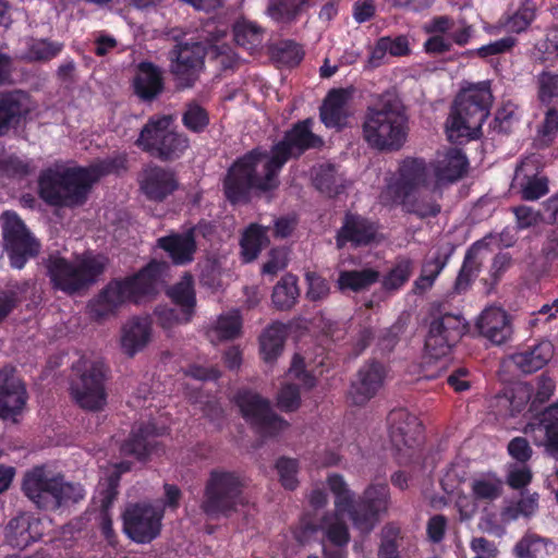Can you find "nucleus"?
<instances>
[{"mask_svg":"<svg viewBox=\"0 0 558 558\" xmlns=\"http://www.w3.org/2000/svg\"><path fill=\"white\" fill-rule=\"evenodd\" d=\"M536 19V8L532 0H523L518 10L509 15L504 25L505 27L515 34L525 32L533 21Z\"/></svg>","mask_w":558,"mask_h":558,"instance_id":"46","label":"nucleus"},{"mask_svg":"<svg viewBox=\"0 0 558 558\" xmlns=\"http://www.w3.org/2000/svg\"><path fill=\"white\" fill-rule=\"evenodd\" d=\"M184 126L194 133H202L209 124V114L205 108L196 102H189L182 114Z\"/></svg>","mask_w":558,"mask_h":558,"instance_id":"53","label":"nucleus"},{"mask_svg":"<svg viewBox=\"0 0 558 558\" xmlns=\"http://www.w3.org/2000/svg\"><path fill=\"white\" fill-rule=\"evenodd\" d=\"M304 56L302 45L293 40H281V65L295 68L302 62Z\"/></svg>","mask_w":558,"mask_h":558,"instance_id":"60","label":"nucleus"},{"mask_svg":"<svg viewBox=\"0 0 558 558\" xmlns=\"http://www.w3.org/2000/svg\"><path fill=\"white\" fill-rule=\"evenodd\" d=\"M538 508V494L533 493L522 496L515 504L506 508L505 514L510 519H518L519 517H531Z\"/></svg>","mask_w":558,"mask_h":558,"instance_id":"54","label":"nucleus"},{"mask_svg":"<svg viewBox=\"0 0 558 558\" xmlns=\"http://www.w3.org/2000/svg\"><path fill=\"white\" fill-rule=\"evenodd\" d=\"M70 393L83 410L99 412L107 405V368L101 361H80L74 366Z\"/></svg>","mask_w":558,"mask_h":558,"instance_id":"8","label":"nucleus"},{"mask_svg":"<svg viewBox=\"0 0 558 558\" xmlns=\"http://www.w3.org/2000/svg\"><path fill=\"white\" fill-rule=\"evenodd\" d=\"M279 146L255 148L238 158L223 179V194L232 204H247L253 195L268 196L279 185Z\"/></svg>","mask_w":558,"mask_h":558,"instance_id":"2","label":"nucleus"},{"mask_svg":"<svg viewBox=\"0 0 558 558\" xmlns=\"http://www.w3.org/2000/svg\"><path fill=\"white\" fill-rule=\"evenodd\" d=\"M243 417L262 436H274L279 428V421L270 409L268 400L252 391H240L236 396Z\"/></svg>","mask_w":558,"mask_h":558,"instance_id":"17","label":"nucleus"},{"mask_svg":"<svg viewBox=\"0 0 558 558\" xmlns=\"http://www.w3.org/2000/svg\"><path fill=\"white\" fill-rule=\"evenodd\" d=\"M554 349L549 341L529 345L511 355L513 364L524 374L542 369L553 357Z\"/></svg>","mask_w":558,"mask_h":558,"instance_id":"29","label":"nucleus"},{"mask_svg":"<svg viewBox=\"0 0 558 558\" xmlns=\"http://www.w3.org/2000/svg\"><path fill=\"white\" fill-rule=\"evenodd\" d=\"M173 117L171 114L153 116L148 119L142 128L135 145L143 151L155 157L158 147L163 140V135L168 128L173 124Z\"/></svg>","mask_w":558,"mask_h":558,"instance_id":"31","label":"nucleus"},{"mask_svg":"<svg viewBox=\"0 0 558 558\" xmlns=\"http://www.w3.org/2000/svg\"><path fill=\"white\" fill-rule=\"evenodd\" d=\"M38 521L29 515L20 514L9 521L5 526V539L14 548L24 549L37 538L35 527Z\"/></svg>","mask_w":558,"mask_h":558,"instance_id":"35","label":"nucleus"},{"mask_svg":"<svg viewBox=\"0 0 558 558\" xmlns=\"http://www.w3.org/2000/svg\"><path fill=\"white\" fill-rule=\"evenodd\" d=\"M1 221L4 241L2 246L8 252L11 266L22 269L29 258H34L39 254L40 243L32 235L15 213H3Z\"/></svg>","mask_w":558,"mask_h":558,"instance_id":"12","label":"nucleus"},{"mask_svg":"<svg viewBox=\"0 0 558 558\" xmlns=\"http://www.w3.org/2000/svg\"><path fill=\"white\" fill-rule=\"evenodd\" d=\"M311 530L323 533L324 558H347L350 533L347 523L337 513H326Z\"/></svg>","mask_w":558,"mask_h":558,"instance_id":"20","label":"nucleus"},{"mask_svg":"<svg viewBox=\"0 0 558 558\" xmlns=\"http://www.w3.org/2000/svg\"><path fill=\"white\" fill-rule=\"evenodd\" d=\"M511 263L512 258L508 253H498L495 255L489 270V279L484 280L485 284L489 286V290L498 284L502 275L511 266Z\"/></svg>","mask_w":558,"mask_h":558,"instance_id":"63","label":"nucleus"},{"mask_svg":"<svg viewBox=\"0 0 558 558\" xmlns=\"http://www.w3.org/2000/svg\"><path fill=\"white\" fill-rule=\"evenodd\" d=\"M140 185L149 199L162 201L178 187V182L172 171L159 166H148L141 174Z\"/></svg>","mask_w":558,"mask_h":558,"instance_id":"27","label":"nucleus"},{"mask_svg":"<svg viewBox=\"0 0 558 558\" xmlns=\"http://www.w3.org/2000/svg\"><path fill=\"white\" fill-rule=\"evenodd\" d=\"M529 426L532 430L544 432L543 445L546 451L554 457L558 456V403L542 411Z\"/></svg>","mask_w":558,"mask_h":558,"instance_id":"36","label":"nucleus"},{"mask_svg":"<svg viewBox=\"0 0 558 558\" xmlns=\"http://www.w3.org/2000/svg\"><path fill=\"white\" fill-rule=\"evenodd\" d=\"M389 437L395 449L411 460L423 444V425L408 410L393 409L387 416Z\"/></svg>","mask_w":558,"mask_h":558,"instance_id":"14","label":"nucleus"},{"mask_svg":"<svg viewBox=\"0 0 558 558\" xmlns=\"http://www.w3.org/2000/svg\"><path fill=\"white\" fill-rule=\"evenodd\" d=\"M31 173L29 165L19 157L7 156L0 158V174L12 178L22 179Z\"/></svg>","mask_w":558,"mask_h":558,"instance_id":"56","label":"nucleus"},{"mask_svg":"<svg viewBox=\"0 0 558 558\" xmlns=\"http://www.w3.org/2000/svg\"><path fill=\"white\" fill-rule=\"evenodd\" d=\"M414 260L408 256H398L395 264L381 280V287L387 292H397L410 280L414 271Z\"/></svg>","mask_w":558,"mask_h":558,"instance_id":"40","label":"nucleus"},{"mask_svg":"<svg viewBox=\"0 0 558 558\" xmlns=\"http://www.w3.org/2000/svg\"><path fill=\"white\" fill-rule=\"evenodd\" d=\"M190 140L183 134L168 128V131L163 135L160 146L158 147L155 158L161 161H172L183 155L189 148Z\"/></svg>","mask_w":558,"mask_h":558,"instance_id":"41","label":"nucleus"},{"mask_svg":"<svg viewBox=\"0 0 558 558\" xmlns=\"http://www.w3.org/2000/svg\"><path fill=\"white\" fill-rule=\"evenodd\" d=\"M390 199L393 205L401 206L404 213L414 215L420 219L435 218L441 211V205L432 194H424L418 190L409 193L407 196H395Z\"/></svg>","mask_w":558,"mask_h":558,"instance_id":"32","label":"nucleus"},{"mask_svg":"<svg viewBox=\"0 0 558 558\" xmlns=\"http://www.w3.org/2000/svg\"><path fill=\"white\" fill-rule=\"evenodd\" d=\"M536 82L537 98L541 104L550 106L558 100V73L544 70L537 75Z\"/></svg>","mask_w":558,"mask_h":558,"instance_id":"50","label":"nucleus"},{"mask_svg":"<svg viewBox=\"0 0 558 558\" xmlns=\"http://www.w3.org/2000/svg\"><path fill=\"white\" fill-rule=\"evenodd\" d=\"M469 160L459 148H450L434 166L436 185L452 184L461 180L469 170Z\"/></svg>","mask_w":558,"mask_h":558,"instance_id":"28","label":"nucleus"},{"mask_svg":"<svg viewBox=\"0 0 558 558\" xmlns=\"http://www.w3.org/2000/svg\"><path fill=\"white\" fill-rule=\"evenodd\" d=\"M429 179V169L423 158L405 157L399 163L397 179L387 186V195L407 196L422 186H426Z\"/></svg>","mask_w":558,"mask_h":558,"instance_id":"19","label":"nucleus"},{"mask_svg":"<svg viewBox=\"0 0 558 558\" xmlns=\"http://www.w3.org/2000/svg\"><path fill=\"white\" fill-rule=\"evenodd\" d=\"M312 119L300 121L281 140V167L294 151L301 155L310 148H318L323 145L322 137L312 132Z\"/></svg>","mask_w":558,"mask_h":558,"instance_id":"26","label":"nucleus"},{"mask_svg":"<svg viewBox=\"0 0 558 558\" xmlns=\"http://www.w3.org/2000/svg\"><path fill=\"white\" fill-rule=\"evenodd\" d=\"M475 245L473 244L465 253L462 266L454 282V291L462 293L466 291L480 272V264L476 259Z\"/></svg>","mask_w":558,"mask_h":558,"instance_id":"48","label":"nucleus"},{"mask_svg":"<svg viewBox=\"0 0 558 558\" xmlns=\"http://www.w3.org/2000/svg\"><path fill=\"white\" fill-rule=\"evenodd\" d=\"M289 374L300 380L306 389H312L316 385V377L306 369L304 357L300 353L293 355Z\"/></svg>","mask_w":558,"mask_h":558,"instance_id":"62","label":"nucleus"},{"mask_svg":"<svg viewBox=\"0 0 558 558\" xmlns=\"http://www.w3.org/2000/svg\"><path fill=\"white\" fill-rule=\"evenodd\" d=\"M548 193V180L545 177H532L522 185L521 196L525 201H537Z\"/></svg>","mask_w":558,"mask_h":558,"instance_id":"61","label":"nucleus"},{"mask_svg":"<svg viewBox=\"0 0 558 558\" xmlns=\"http://www.w3.org/2000/svg\"><path fill=\"white\" fill-rule=\"evenodd\" d=\"M158 245L169 253L175 264H185L192 260L196 251L194 231L187 230L181 234H171L160 238Z\"/></svg>","mask_w":558,"mask_h":558,"instance_id":"34","label":"nucleus"},{"mask_svg":"<svg viewBox=\"0 0 558 558\" xmlns=\"http://www.w3.org/2000/svg\"><path fill=\"white\" fill-rule=\"evenodd\" d=\"M409 117L398 97L381 95L367 106L362 119V137L367 146L380 153L400 150L409 135Z\"/></svg>","mask_w":558,"mask_h":558,"instance_id":"3","label":"nucleus"},{"mask_svg":"<svg viewBox=\"0 0 558 558\" xmlns=\"http://www.w3.org/2000/svg\"><path fill=\"white\" fill-rule=\"evenodd\" d=\"M387 375L386 366L377 360H368L357 369L351 380L348 400L363 407L383 388Z\"/></svg>","mask_w":558,"mask_h":558,"instance_id":"16","label":"nucleus"},{"mask_svg":"<svg viewBox=\"0 0 558 558\" xmlns=\"http://www.w3.org/2000/svg\"><path fill=\"white\" fill-rule=\"evenodd\" d=\"M163 510L146 502L132 504L123 512V530L134 542L145 544L161 531Z\"/></svg>","mask_w":558,"mask_h":558,"instance_id":"15","label":"nucleus"},{"mask_svg":"<svg viewBox=\"0 0 558 558\" xmlns=\"http://www.w3.org/2000/svg\"><path fill=\"white\" fill-rule=\"evenodd\" d=\"M300 289L298 287V277L287 274L281 277V311L291 308L298 298Z\"/></svg>","mask_w":558,"mask_h":558,"instance_id":"59","label":"nucleus"},{"mask_svg":"<svg viewBox=\"0 0 558 558\" xmlns=\"http://www.w3.org/2000/svg\"><path fill=\"white\" fill-rule=\"evenodd\" d=\"M468 324L460 314L445 313L433 317L425 339V350L430 357L448 355L466 332Z\"/></svg>","mask_w":558,"mask_h":558,"instance_id":"13","label":"nucleus"},{"mask_svg":"<svg viewBox=\"0 0 558 558\" xmlns=\"http://www.w3.org/2000/svg\"><path fill=\"white\" fill-rule=\"evenodd\" d=\"M533 478L531 469L524 464H509L506 483L512 489L525 488Z\"/></svg>","mask_w":558,"mask_h":558,"instance_id":"55","label":"nucleus"},{"mask_svg":"<svg viewBox=\"0 0 558 558\" xmlns=\"http://www.w3.org/2000/svg\"><path fill=\"white\" fill-rule=\"evenodd\" d=\"M476 328L481 336L492 343L500 345L513 335L511 316L500 307H487L480 315Z\"/></svg>","mask_w":558,"mask_h":558,"instance_id":"25","label":"nucleus"},{"mask_svg":"<svg viewBox=\"0 0 558 558\" xmlns=\"http://www.w3.org/2000/svg\"><path fill=\"white\" fill-rule=\"evenodd\" d=\"M391 504L390 488L387 483L369 484L359 499H354L349 518L361 534H369Z\"/></svg>","mask_w":558,"mask_h":558,"instance_id":"11","label":"nucleus"},{"mask_svg":"<svg viewBox=\"0 0 558 558\" xmlns=\"http://www.w3.org/2000/svg\"><path fill=\"white\" fill-rule=\"evenodd\" d=\"M241 327L242 320L239 312L221 315L216 326L208 331V338L211 342L233 339L240 335Z\"/></svg>","mask_w":558,"mask_h":558,"instance_id":"44","label":"nucleus"},{"mask_svg":"<svg viewBox=\"0 0 558 558\" xmlns=\"http://www.w3.org/2000/svg\"><path fill=\"white\" fill-rule=\"evenodd\" d=\"M242 482L228 471H211L205 488L202 510L211 519L229 517L242 504Z\"/></svg>","mask_w":558,"mask_h":558,"instance_id":"9","label":"nucleus"},{"mask_svg":"<svg viewBox=\"0 0 558 558\" xmlns=\"http://www.w3.org/2000/svg\"><path fill=\"white\" fill-rule=\"evenodd\" d=\"M22 490L41 510H57L63 505L75 504L83 498L80 485L66 483L62 475H54L44 465L25 472Z\"/></svg>","mask_w":558,"mask_h":558,"instance_id":"6","label":"nucleus"},{"mask_svg":"<svg viewBox=\"0 0 558 558\" xmlns=\"http://www.w3.org/2000/svg\"><path fill=\"white\" fill-rule=\"evenodd\" d=\"M471 492L476 500L494 501L502 495L504 481L496 474L488 473L472 481Z\"/></svg>","mask_w":558,"mask_h":558,"instance_id":"42","label":"nucleus"},{"mask_svg":"<svg viewBox=\"0 0 558 558\" xmlns=\"http://www.w3.org/2000/svg\"><path fill=\"white\" fill-rule=\"evenodd\" d=\"M327 484L330 492L335 495V507L338 512L349 513L355 499L354 493L349 488L343 476L333 473L327 477Z\"/></svg>","mask_w":558,"mask_h":558,"instance_id":"45","label":"nucleus"},{"mask_svg":"<svg viewBox=\"0 0 558 558\" xmlns=\"http://www.w3.org/2000/svg\"><path fill=\"white\" fill-rule=\"evenodd\" d=\"M493 95L487 82L480 83L460 93L453 102L447 129L450 140L469 136L480 130L489 114Z\"/></svg>","mask_w":558,"mask_h":558,"instance_id":"7","label":"nucleus"},{"mask_svg":"<svg viewBox=\"0 0 558 558\" xmlns=\"http://www.w3.org/2000/svg\"><path fill=\"white\" fill-rule=\"evenodd\" d=\"M313 184L329 197L339 195L344 189L332 165L322 166L314 177Z\"/></svg>","mask_w":558,"mask_h":558,"instance_id":"47","label":"nucleus"},{"mask_svg":"<svg viewBox=\"0 0 558 558\" xmlns=\"http://www.w3.org/2000/svg\"><path fill=\"white\" fill-rule=\"evenodd\" d=\"M380 272L373 268L342 270L339 272L337 284L340 291L362 292L379 281Z\"/></svg>","mask_w":558,"mask_h":558,"instance_id":"38","label":"nucleus"},{"mask_svg":"<svg viewBox=\"0 0 558 558\" xmlns=\"http://www.w3.org/2000/svg\"><path fill=\"white\" fill-rule=\"evenodd\" d=\"M170 34L178 44L168 54L169 71L178 88H191L203 71L206 46L201 40L181 41V33L175 29L171 31Z\"/></svg>","mask_w":558,"mask_h":558,"instance_id":"10","label":"nucleus"},{"mask_svg":"<svg viewBox=\"0 0 558 558\" xmlns=\"http://www.w3.org/2000/svg\"><path fill=\"white\" fill-rule=\"evenodd\" d=\"M454 252V246L450 243L437 247L433 256L424 259L422 264L421 272L430 277V279H437L444 268L449 263L450 257Z\"/></svg>","mask_w":558,"mask_h":558,"instance_id":"49","label":"nucleus"},{"mask_svg":"<svg viewBox=\"0 0 558 558\" xmlns=\"http://www.w3.org/2000/svg\"><path fill=\"white\" fill-rule=\"evenodd\" d=\"M268 231L269 228L257 223H252L245 229L240 241L241 255L245 263L255 260L259 252L269 245Z\"/></svg>","mask_w":558,"mask_h":558,"instance_id":"37","label":"nucleus"},{"mask_svg":"<svg viewBox=\"0 0 558 558\" xmlns=\"http://www.w3.org/2000/svg\"><path fill=\"white\" fill-rule=\"evenodd\" d=\"M517 44L518 39L515 37L505 36L500 39L480 47L476 50V53L480 58L486 59L488 57L510 52L517 46Z\"/></svg>","mask_w":558,"mask_h":558,"instance_id":"58","label":"nucleus"},{"mask_svg":"<svg viewBox=\"0 0 558 558\" xmlns=\"http://www.w3.org/2000/svg\"><path fill=\"white\" fill-rule=\"evenodd\" d=\"M259 345L264 361L274 365L279 354V325L277 322L260 335Z\"/></svg>","mask_w":558,"mask_h":558,"instance_id":"51","label":"nucleus"},{"mask_svg":"<svg viewBox=\"0 0 558 558\" xmlns=\"http://www.w3.org/2000/svg\"><path fill=\"white\" fill-rule=\"evenodd\" d=\"M155 427L150 424H143L132 432L130 437L122 444L120 450L124 456H133L141 460L145 458L154 446Z\"/></svg>","mask_w":558,"mask_h":558,"instance_id":"39","label":"nucleus"},{"mask_svg":"<svg viewBox=\"0 0 558 558\" xmlns=\"http://www.w3.org/2000/svg\"><path fill=\"white\" fill-rule=\"evenodd\" d=\"M128 170L126 154H116L87 167L74 161H57L38 177L40 198L50 206L74 208L84 205L95 183L109 174Z\"/></svg>","mask_w":558,"mask_h":558,"instance_id":"1","label":"nucleus"},{"mask_svg":"<svg viewBox=\"0 0 558 558\" xmlns=\"http://www.w3.org/2000/svg\"><path fill=\"white\" fill-rule=\"evenodd\" d=\"M306 281L308 283L306 296L310 301H323L329 295L330 284L324 277L316 272H307Z\"/></svg>","mask_w":558,"mask_h":558,"instance_id":"57","label":"nucleus"},{"mask_svg":"<svg viewBox=\"0 0 558 558\" xmlns=\"http://www.w3.org/2000/svg\"><path fill=\"white\" fill-rule=\"evenodd\" d=\"M163 268L165 264L151 262L132 277L110 281L89 302L88 312L90 317L96 320L107 319L114 315L116 311L125 302L138 303L144 298L155 294Z\"/></svg>","mask_w":558,"mask_h":558,"instance_id":"4","label":"nucleus"},{"mask_svg":"<svg viewBox=\"0 0 558 558\" xmlns=\"http://www.w3.org/2000/svg\"><path fill=\"white\" fill-rule=\"evenodd\" d=\"M233 39L239 47L253 50L262 44V32L251 23L239 22L233 27Z\"/></svg>","mask_w":558,"mask_h":558,"instance_id":"52","label":"nucleus"},{"mask_svg":"<svg viewBox=\"0 0 558 558\" xmlns=\"http://www.w3.org/2000/svg\"><path fill=\"white\" fill-rule=\"evenodd\" d=\"M135 94L145 101H151L163 90L162 71L151 62H141L134 78Z\"/></svg>","mask_w":558,"mask_h":558,"instance_id":"30","label":"nucleus"},{"mask_svg":"<svg viewBox=\"0 0 558 558\" xmlns=\"http://www.w3.org/2000/svg\"><path fill=\"white\" fill-rule=\"evenodd\" d=\"M352 98L350 88H331L319 107V119L327 129L342 131L349 125L351 117L349 102Z\"/></svg>","mask_w":558,"mask_h":558,"instance_id":"23","label":"nucleus"},{"mask_svg":"<svg viewBox=\"0 0 558 558\" xmlns=\"http://www.w3.org/2000/svg\"><path fill=\"white\" fill-rule=\"evenodd\" d=\"M378 225L359 214L345 213L342 226L337 231L336 244L338 248L351 244L353 247L366 246L376 240Z\"/></svg>","mask_w":558,"mask_h":558,"instance_id":"22","label":"nucleus"},{"mask_svg":"<svg viewBox=\"0 0 558 558\" xmlns=\"http://www.w3.org/2000/svg\"><path fill=\"white\" fill-rule=\"evenodd\" d=\"M549 539L535 533L525 534L514 546L517 558H545L548 555Z\"/></svg>","mask_w":558,"mask_h":558,"instance_id":"43","label":"nucleus"},{"mask_svg":"<svg viewBox=\"0 0 558 558\" xmlns=\"http://www.w3.org/2000/svg\"><path fill=\"white\" fill-rule=\"evenodd\" d=\"M62 49L61 44L40 40L33 44L28 50V58L33 61H49Z\"/></svg>","mask_w":558,"mask_h":558,"instance_id":"64","label":"nucleus"},{"mask_svg":"<svg viewBox=\"0 0 558 558\" xmlns=\"http://www.w3.org/2000/svg\"><path fill=\"white\" fill-rule=\"evenodd\" d=\"M168 295L180 307L181 313L178 314L173 308L160 311L158 316L161 326L169 328L175 323H187L196 304L192 276H183L178 283L168 290Z\"/></svg>","mask_w":558,"mask_h":558,"instance_id":"21","label":"nucleus"},{"mask_svg":"<svg viewBox=\"0 0 558 558\" xmlns=\"http://www.w3.org/2000/svg\"><path fill=\"white\" fill-rule=\"evenodd\" d=\"M108 263L109 259L105 255L86 252L72 262L51 255L46 262V267L52 287L72 295L96 283Z\"/></svg>","mask_w":558,"mask_h":558,"instance_id":"5","label":"nucleus"},{"mask_svg":"<svg viewBox=\"0 0 558 558\" xmlns=\"http://www.w3.org/2000/svg\"><path fill=\"white\" fill-rule=\"evenodd\" d=\"M151 324L147 317H133L122 328L121 347L129 356L143 350L150 340Z\"/></svg>","mask_w":558,"mask_h":558,"instance_id":"33","label":"nucleus"},{"mask_svg":"<svg viewBox=\"0 0 558 558\" xmlns=\"http://www.w3.org/2000/svg\"><path fill=\"white\" fill-rule=\"evenodd\" d=\"M36 109L32 96L23 89L0 93V137L16 129Z\"/></svg>","mask_w":558,"mask_h":558,"instance_id":"18","label":"nucleus"},{"mask_svg":"<svg viewBox=\"0 0 558 558\" xmlns=\"http://www.w3.org/2000/svg\"><path fill=\"white\" fill-rule=\"evenodd\" d=\"M27 399L24 384L11 367L0 371V417L9 418L19 414Z\"/></svg>","mask_w":558,"mask_h":558,"instance_id":"24","label":"nucleus"}]
</instances>
